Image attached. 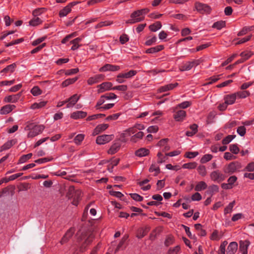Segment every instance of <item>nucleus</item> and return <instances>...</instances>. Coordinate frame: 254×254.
Masks as SVG:
<instances>
[{
  "label": "nucleus",
  "instance_id": "obj_1",
  "mask_svg": "<svg viewBox=\"0 0 254 254\" xmlns=\"http://www.w3.org/2000/svg\"><path fill=\"white\" fill-rule=\"evenodd\" d=\"M45 129V126L42 125H36L32 123H27L24 127V130L28 131L27 137L33 138L41 133Z\"/></svg>",
  "mask_w": 254,
  "mask_h": 254
},
{
  "label": "nucleus",
  "instance_id": "obj_2",
  "mask_svg": "<svg viewBox=\"0 0 254 254\" xmlns=\"http://www.w3.org/2000/svg\"><path fill=\"white\" fill-rule=\"evenodd\" d=\"M76 237L79 241H84V243L86 245L89 244L94 238V236L92 234H90L87 236L86 233L81 231L77 233Z\"/></svg>",
  "mask_w": 254,
  "mask_h": 254
},
{
  "label": "nucleus",
  "instance_id": "obj_3",
  "mask_svg": "<svg viewBox=\"0 0 254 254\" xmlns=\"http://www.w3.org/2000/svg\"><path fill=\"white\" fill-rule=\"evenodd\" d=\"M144 16H142L138 10L134 11L130 15V18L126 21V23L134 24L143 20Z\"/></svg>",
  "mask_w": 254,
  "mask_h": 254
},
{
  "label": "nucleus",
  "instance_id": "obj_4",
  "mask_svg": "<svg viewBox=\"0 0 254 254\" xmlns=\"http://www.w3.org/2000/svg\"><path fill=\"white\" fill-rule=\"evenodd\" d=\"M195 7L198 11L201 13L208 14L211 10V8L209 5L199 2L195 3Z\"/></svg>",
  "mask_w": 254,
  "mask_h": 254
},
{
  "label": "nucleus",
  "instance_id": "obj_5",
  "mask_svg": "<svg viewBox=\"0 0 254 254\" xmlns=\"http://www.w3.org/2000/svg\"><path fill=\"white\" fill-rule=\"evenodd\" d=\"M210 177L212 181L218 183L225 180L224 175L218 170L212 172L210 174Z\"/></svg>",
  "mask_w": 254,
  "mask_h": 254
},
{
  "label": "nucleus",
  "instance_id": "obj_6",
  "mask_svg": "<svg viewBox=\"0 0 254 254\" xmlns=\"http://www.w3.org/2000/svg\"><path fill=\"white\" fill-rule=\"evenodd\" d=\"M114 138L113 134H104L98 136L96 138V143L98 144H104L112 140Z\"/></svg>",
  "mask_w": 254,
  "mask_h": 254
},
{
  "label": "nucleus",
  "instance_id": "obj_7",
  "mask_svg": "<svg viewBox=\"0 0 254 254\" xmlns=\"http://www.w3.org/2000/svg\"><path fill=\"white\" fill-rule=\"evenodd\" d=\"M104 79V75L101 74H96L89 77L87 80V83L89 85H92L94 84L99 83V82L103 80Z\"/></svg>",
  "mask_w": 254,
  "mask_h": 254
},
{
  "label": "nucleus",
  "instance_id": "obj_8",
  "mask_svg": "<svg viewBox=\"0 0 254 254\" xmlns=\"http://www.w3.org/2000/svg\"><path fill=\"white\" fill-rule=\"evenodd\" d=\"M112 83L110 82H103L97 86L98 88L97 92L98 93H101L108 90H112Z\"/></svg>",
  "mask_w": 254,
  "mask_h": 254
},
{
  "label": "nucleus",
  "instance_id": "obj_9",
  "mask_svg": "<svg viewBox=\"0 0 254 254\" xmlns=\"http://www.w3.org/2000/svg\"><path fill=\"white\" fill-rule=\"evenodd\" d=\"M80 96V95H77V94H75L72 96H71L70 98L66 99V108H70L73 107L79 100Z\"/></svg>",
  "mask_w": 254,
  "mask_h": 254
},
{
  "label": "nucleus",
  "instance_id": "obj_10",
  "mask_svg": "<svg viewBox=\"0 0 254 254\" xmlns=\"http://www.w3.org/2000/svg\"><path fill=\"white\" fill-rule=\"evenodd\" d=\"M135 133L134 128H129L121 134V139L123 142H126L128 140V138L132 136V134Z\"/></svg>",
  "mask_w": 254,
  "mask_h": 254
},
{
  "label": "nucleus",
  "instance_id": "obj_11",
  "mask_svg": "<svg viewBox=\"0 0 254 254\" xmlns=\"http://www.w3.org/2000/svg\"><path fill=\"white\" fill-rule=\"evenodd\" d=\"M120 69V67L119 65L108 64L101 67L99 70L100 72H106L108 71H116L119 70Z\"/></svg>",
  "mask_w": 254,
  "mask_h": 254
},
{
  "label": "nucleus",
  "instance_id": "obj_12",
  "mask_svg": "<svg viewBox=\"0 0 254 254\" xmlns=\"http://www.w3.org/2000/svg\"><path fill=\"white\" fill-rule=\"evenodd\" d=\"M240 168V164L238 162H232L228 165L225 170L226 173H233Z\"/></svg>",
  "mask_w": 254,
  "mask_h": 254
},
{
  "label": "nucleus",
  "instance_id": "obj_13",
  "mask_svg": "<svg viewBox=\"0 0 254 254\" xmlns=\"http://www.w3.org/2000/svg\"><path fill=\"white\" fill-rule=\"evenodd\" d=\"M239 250L243 254H248V249L250 245L248 240L241 241L239 243Z\"/></svg>",
  "mask_w": 254,
  "mask_h": 254
},
{
  "label": "nucleus",
  "instance_id": "obj_14",
  "mask_svg": "<svg viewBox=\"0 0 254 254\" xmlns=\"http://www.w3.org/2000/svg\"><path fill=\"white\" fill-rule=\"evenodd\" d=\"M74 232L75 230L74 228H70L69 229L60 241L61 244L63 245L67 242L68 240L73 236Z\"/></svg>",
  "mask_w": 254,
  "mask_h": 254
},
{
  "label": "nucleus",
  "instance_id": "obj_15",
  "mask_svg": "<svg viewBox=\"0 0 254 254\" xmlns=\"http://www.w3.org/2000/svg\"><path fill=\"white\" fill-rule=\"evenodd\" d=\"M16 143L17 140L16 139L8 140L0 147V152L9 149Z\"/></svg>",
  "mask_w": 254,
  "mask_h": 254
},
{
  "label": "nucleus",
  "instance_id": "obj_16",
  "mask_svg": "<svg viewBox=\"0 0 254 254\" xmlns=\"http://www.w3.org/2000/svg\"><path fill=\"white\" fill-rule=\"evenodd\" d=\"M198 63L197 61L188 62L180 68L181 71H188L191 69L194 65H197Z\"/></svg>",
  "mask_w": 254,
  "mask_h": 254
},
{
  "label": "nucleus",
  "instance_id": "obj_17",
  "mask_svg": "<svg viewBox=\"0 0 254 254\" xmlns=\"http://www.w3.org/2000/svg\"><path fill=\"white\" fill-rule=\"evenodd\" d=\"M16 106L13 104H7L1 108L0 110V114L1 115H6L10 113Z\"/></svg>",
  "mask_w": 254,
  "mask_h": 254
},
{
  "label": "nucleus",
  "instance_id": "obj_18",
  "mask_svg": "<svg viewBox=\"0 0 254 254\" xmlns=\"http://www.w3.org/2000/svg\"><path fill=\"white\" fill-rule=\"evenodd\" d=\"M238 250V244L236 242H231L226 251V254H235Z\"/></svg>",
  "mask_w": 254,
  "mask_h": 254
},
{
  "label": "nucleus",
  "instance_id": "obj_19",
  "mask_svg": "<svg viewBox=\"0 0 254 254\" xmlns=\"http://www.w3.org/2000/svg\"><path fill=\"white\" fill-rule=\"evenodd\" d=\"M237 98L235 93L226 95L224 97V102L228 105H231L235 103Z\"/></svg>",
  "mask_w": 254,
  "mask_h": 254
},
{
  "label": "nucleus",
  "instance_id": "obj_20",
  "mask_svg": "<svg viewBox=\"0 0 254 254\" xmlns=\"http://www.w3.org/2000/svg\"><path fill=\"white\" fill-rule=\"evenodd\" d=\"M109 127L108 124H102L98 125L94 129L92 135L95 136L106 130Z\"/></svg>",
  "mask_w": 254,
  "mask_h": 254
},
{
  "label": "nucleus",
  "instance_id": "obj_21",
  "mask_svg": "<svg viewBox=\"0 0 254 254\" xmlns=\"http://www.w3.org/2000/svg\"><path fill=\"white\" fill-rule=\"evenodd\" d=\"M178 85V83H170L167 85L160 87L158 89V91L159 93L166 92L171 90H172Z\"/></svg>",
  "mask_w": 254,
  "mask_h": 254
},
{
  "label": "nucleus",
  "instance_id": "obj_22",
  "mask_svg": "<svg viewBox=\"0 0 254 254\" xmlns=\"http://www.w3.org/2000/svg\"><path fill=\"white\" fill-rule=\"evenodd\" d=\"M186 116V112L184 110H179L174 115V118L176 121L182 122Z\"/></svg>",
  "mask_w": 254,
  "mask_h": 254
},
{
  "label": "nucleus",
  "instance_id": "obj_23",
  "mask_svg": "<svg viewBox=\"0 0 254 254\" xmlns=\"http://www.w3.org/2000/svg\"><path fill=\"white\" fill-rule=\"evenodd\" d=\"M168 139H163L160 140L158 143V145L161 148L162 151L165 152L168 151L170 147L168 144Z\"/></svg>",
  "mask_w": 254,
  "mask_h": 254
},
{
  "label": "nucleus",
  "instance_id": "obj_24",
  "mask_svg": "<svg viewBox=\"0 0 254 254\" xmlns=\"http://www.w3.org/2000/svg\"><path fill=\"white\" fill-rule=\"evenodd\" d=\"M20 96L19 94L7 96L4 97L3 101L6 103H16L19 100Z\"/></svg>",
  "mask_w": 254,
  "mask_h": 254
},
{
  "label": "nucleus",
  "instance_id": "obj_25",
  "mask_svg": "<svg viewBox=\"0 0 254 254\" xmlns=\"http://www.w3.org/2000/svg\"><path fill=\"white\" fill-rule=\"evenodd\" d=\"M86 116V112L81 111H78L72 113L70 115V118L74 120H77L79 119L83 118L85 117Z\"/></svg>",
  "mask_w": 254,
  "mask_h": 254
},
{
  "label": "nucleus",
  "instance_id": "obj_26",
  "mask_svg": "<svg viewBox=\"0 0 254 254\" xmlns=\"http://www.w3.org/2000/svg\"><path fill=\"white\" fill-rule=\"evenodd\" d=\"M144 136V133L141 131H137L132 135L130 138V141L133 143H135L139 140L142 139Z\"/></svg>",
  "mask_w": 254,
  "mask_h": 254
},
{
  "label": "nucleus",
  "instance_id": "obj_27",
  "mask_svg": "<svg viewBox=\"0 0 254 254\" xmlns=\"http://www.w3.org/2000/svg\"><path fill=\"white\" fill-rule=\"evenodd\" d=\"M223 236V233L222 231L214 230L211 234L210 239L212 241H219Z\"/></svg>",
  "mask_w": 254,
  "mask_h": 254
},
{
  "label": "nucleus",
  "instance_id": "obj_28",
  "mask_svg": "<svg viewBox=\"0 0 254 254\" xmlns=\"http://www.w3.org/2000/svg\"><path fill=\"white\" fill-rule=\"evenodd\" d=\"M164 48L163 45H160L151 47L146 50V53L147 54H155L162 51Z\"/></svg>",
  "mask_w": 254,
  "mask_h": 254
},
{
  "label": "nucleus",
  "instance_id": "obj_29",
  "mask_svg": "<svg viewBox=\"0 0 254 254\" xmlns=\"http://www.w3.org/2000/svg\"><path fill=\"white\" fill-rule=\"evenodd\" d=\"M149 172L154 176H157L160 172L159 167L155 164H152L149 168Z\"/></svg>",
  "mask_w": 254,
  "mask_h": 254
},
{
  "label": "nucleus",
  "instance_id": "obj_30",
  "mask_svg": "<svg viewBox=\"0 0 254 254\" xmlns=\"http://www.w3.org/2000/svg\"><path fill=\"white\" fill-rule=\"evenodd\" d=\"M149 153V150L145 148H141L135 152L136 156L142 157L147 156Z\"/></svg>",
  "mask_w": 254,
  "mask_h": 254
},
{
  "label": "nucleus",
  "instance_id": "obj_31",
  "mask_svg": "<svg viewBox=\"0 0 254 254\" xmlns=\"http://www.w3.org/2000/svg\"><path fill=\"white\" fill-rule=\"evenodd\" d=\"M121 144L119 142H115L111 146L108 152L110 154H114L119 150Z\"/></svg>",
  "mask_w": 254,
  "mask_h": 254
},
{
  "label": "nucleus",
  "instance_id": "obj_32",
  "mask_svg": "<svg viewBox=\"0 0 254 254\" xmlns=\"http://www.w3.org/2000/svg\"><path fill=\"white\" fill-rule=\"evenodd\" d=\"M82 40V37H77L73 40L70 41V43L73 44L71 48V50L72 51H75L78 49L80 45L78 44L79 42L81 41Z\"/></svg>",
  "mask_w": 254,
  "mask_h": 254
},
{
  "label": "nucleus",
  "instance_id": "obj_33",
  "mask_svg": "<svg viewBox=\"0 0 254 254\" xmlns=\"http://www.w3.org/2000/svg\"><path fill=\"white\" fill-rule=\"evenodd\" d=\"M190 127L191 131H187L186 134L188 136H192L197 132L198 126L196 124H193Z\"/></svg>",
  "mask_w": 254,
  "mask_h": 254
},
{
  "label": "nucleus",
  "instance_id": "obj_34",
  "mask_svg": "<svg viewBox=\"0 0 254 254\" xmlns=\"http://www.w3.org/2000/svg\"><path fill=\"white\" fill-rule=\"evenodd\" d=\"M207 187L206 183L203 181L199 182L195 187V190L200 191L206 189Z\"/></svg>",
  "mask_w": 254,
  "mask_h": 254
},
{
  "label": "nucleus",
  "instance_id": "obj_35",
  "mask_svg": "<svg viewBox=\"0 0 254 254\" xmlns=\"http://www.w3.org/2000/svg\"><path fill=\"white\" fill-rule=\"evenodd\" d=\"M237 99L245 98L249 96L250 94V92L248 91H238L234 93Z\"/></svg>",
  "mask_w": 254,
  "mask_h": 254
},
{
  "label": "nucleus",
  "instance_id": "obj_36",
  "mask_svg": "<svg viewBox=\"0 0 254 254\" xmlns=\"http://www.w3.org/2000/svg\"><path fill=\"white\" fill-rule=\"evenodd\" d=\"M47 102L41 101L39 103H34L31 105L30 109L32 110L41 109L46 106Z\"/></svg>",
  "mask_w": 254,
  "mask_h": 254
},
{
  "label": "nucleus",
  "instance_id": "obj_37",
  "mask_svg": "<svg viewBox=\"0 0 254 254\" xmlns=\"http://www.w3.org/2000/svg\"><path fill=\"white\" fill-rule=\"evenodd\" d=\"M42 23V20L38 17H34L29 22V25L32 26H36Z\"/></svg>",
  "mask_w": 254,
  "mask_h": 254
},
{
  "label": "nucleus",
  "instance_id": "obj_38",
  "mask_svg": "<svg viewBox=\"0 0 254 254\" xmlns=\"http://www.w3.org/2000/svg\"><path fill=\"white\" fill-rule=\"evenodd\" d=\"M16 66V64H13L7 66L6 67L3 68L1 71V73H5L7 72L12 73L14 71L15 68Z\"/></svg>",
  "mask_w": 254,
  "mask_h": 254
},
{
  "label": "nucleus",
  "instance_id": "obj_39",
  "mask_svg": "<svg viewBox=\"0 0 254 254\" xmlns=\"http://www.w3.org/2000/svg\"><path fill=\"white\" fill-rule=\"evenodd\" d=\"M162 27L161 23L159 21H157L153 24L149 26V29L153 32H156L161 29Z\"/></svg>",
  "mask_w": 254,
  "mask_h": 254
},
{
  "label": "nucleus",
  "instance_id": "obj_40",
  "mask_svg": "<svg viewBox=\"0 0 254 254\" xmlns=\"http://www.w3.org/2000/svg\"><path fill=\"white\" fill-rule=\"evenodd\" d=\"M254 28V26H245L238 33V36H241L246 34L248 32L252 31Z\"/></svg>",
  "mask_w": 254,
  "mask_h": 254
},
{
  "label": "nucleus",
  "instance_id": "obj_41",
  "mask_svg": "<svg viewBox=\"0 0 254 254\" xmlns=\"http://www.w3.org/2000/svg\"><path fill=\"white\" fill-rule=\"evenodd\" d=\"M235 204V201H233L230 202L224 209V213L225 215L230 213L233 209V207Z\"/></svg>",
  "mask_w": 254,
  "mask_h": 254
},
{
  "label": "nucleus",
  "instance_id": "obj_42",
  "mask_svg": "<svg viewBox=\"0 0 254 254\" xmlns=\"http://www.w3.org/2000/svg\"><path fill=\"white\" fill-rule=\"evenodd\" d=\"M32 156V153H30L26 155H23L19 159L18 164H23L30 159Z\"/></svg>",
  "mask_w": 254,
  "mask_h": 254
},
{
  "label": "nucleus",
  "instance_id": "obj_43",
  "mask_svg": "<svg viewBox=\"0 0 254 254\" xmlns=\"http://www.w3.org/2000/svg\"><path fill=\"white\" fill-rule=\"evenodd\" d=\"M70 11L71 8L69 7L68 5H66L60 11L59 15L60 17H64L66 16Z\"/></svg>",
  "mask_w": 254,
  "mask_h": 254
},
{
  "label": "nucleus",
  "instance_id": "obj_44",
  "mask_svg": "<svg viewBox=\"0 0 254 254\" xmlns=\"http://www.w3.org/2000/svg\"><path fill=\"white\" fill-rule=\"evenodd\" d=\"M198 174L202 177H204L207 174L206 168L204 165H199L197 168Z\"/></svg>",
  "mask_w": 254,
  "mask_h": 254
},
{
  "label": "nucleus",
  "instance_id": "obj_45",
  "mask_svg": "<svg viewBox=\"0 0 254 254\" xmlns=\"http://www.w3.org/2000/svg\"><path fill=\"white\" fill-rule=\"evenodd\" d=\"M137 73L136 70H131L127 72L120 73L124 78H129Z\"/></svg>",
  "mask_w": 254,
  "mask_h": 254
},
{
  "label": "nucleus",
  "instance_id": "obj_46",
  "mask_svg": "<svg viewBox=\"0 0 254 254\" xmlns=\"http://www.w3.org/2000/svg\"><path fill=\"white\" fill-rule=\"evenodd\" d=\"M77 77H74L72 78H69L64 81L62 84L63 87H66L70 84H73L77 80Z\"/></svg>",
  "mask_w": 254,
  "mask_h": 254
},
{
  "label": "nucleus",
  "instance_id": "obj_47",
  "mask_svg": "<svg viewBox=\"0 0 254 254\" xmlns=\"http://www.w3.org/2000/svg\"><path fill=\"white\" fill-rule=\"evenodd\" d=\"M213 158V156L210 154L204 155L200 159V162L202 164H204L210 161Z\"/></svg>",
  "mask_w": 254,
  "mask_h": 254
},
{
  "label": "nucleus",
  "instance_id": "obj_48",
  "mask_svg": "<svg viewBox=\"0 0 254 254\" xmlns=\"http://www.w3.org/2000/svg\"><path fill=\"white\" fill-rule=\"evenodd\" d=\"M84 135L83 134H77L74 139V142L76 145H79L84 138Z\"/></svg>",
  "mask_w": 254,
  "mask_h": 254
},
{
  "label": "nucleus",
  "instance_id": "obj_49",
  "mask_svg": "<svg viewBox=\"0 0 254 254\" xmlns=\"http://www.w3.org/2000/svg\"><path fill=\"white\" fill-rule=\"evenodd\" d=\"M225 26V22L223 21H217L213 24L212 27L220 30Z\"/></svg>",
  "mask_w": 254,
  "mask_h": 254
},
{
  "label": "nucleus",
  "instance_id": "obj_50",
  "mask_svg": "<svg viewBox=\"0 0 254 254\" xmlns=\"http://www.w3.org/2000/svg\"><path fill=\"white\" fill-rule=\"evenodd\" d=\"M31 93L33 96H37L42 94V91L38 86H35L31 89Z\"/></svg>",
  "mask_w": 254,
  "mask_h": 254
},
{
  "label": "nucleus",
  "instance_id": "obj_51",
  "mask_svg": "<svg viewBox=\"0 0 254 254\" xmlns=\"http://www.w3.org/2000/svg\"><path fill=\"white\" fill-rule=\"evenodd\" d=\"M157 163L158 164H161L164 162H165L166 160L167 159V156L165 155V156H164L163 154L159 152L157 153Z\"/></svg>",
  "mask_w": 254,
  "mask_h": 254
},
{
  "label": "nucleus",
  "instance_id": "obj_52",
  "mask_svg": "<svg viewBox=\"0 0 254 254\" xmlns=\"http://www.w3.org/2000/svg\"><path fill=\"white\" fill-rule=\"evenodd\" d=\"M196 162L188 163L183 164L182 167L184 169H193L196 167Z\"/></svg>",
  "mask_w": 254,
  "mask_h": 254
},
{
  "label": "nucleus",
  "instance_id": "obj_53",
  "mask_svg": "<svg viewBox=\"0 0 254 254\" xmlns=\"http://www.w3.org/2000/svg\"><path fill=\"white\" fill-rule=\"evenodd\" d=\"M53 160V158L52 157H45L40 158L35 161V162L38 164H43L48 162L51 161Z\"/></svg>",
  "mask_w": 254,
  "mask_h": 254
},
{
  "label": "nucleus",
  "instance_id": "obj_54",
  "mask_svg": "<svg viewBox=\"0 0 254 254\" xmlns=\"http://www.w3.org/2000/svg\"><path fill=\"white\" fill-rule=\"evenodd\" d=\"M157 40V37L154 36L152 37L148 38V39L145 42V44L146 46H151L154 44H155Z\"/></svg>",
  "mask_w": 254,
  "mask_h": 254
},
{
  "label": "nucleus",
  "instance_id": "obj_55",
  "mask_svg": "<svg viewBox=\"0 0 254 254\" xmlns=\"http://www.w3.org/2000/svg\"><path fill=\"white\" fill-rule=\"evenodd\" d=\"M249 57L246 58L245 59H240L236 61L234 64H231L226 67V69L229 70L233 69L236 65L244 63L245 61L248 60Z\"/></svg>",
  "mask_w": 254,
  "mask_h": 254
},
{
  "label": "nucleus",
  "instance_id": "obj_56",
  "mask_svg": "<svg viewBox=\"0 0 254 254\" xmlns=\"http://www.w3.org/2000/svg\"><path fill=\"white\" fill-rule=\"evenodd\" d=\"M219 191V187L216 185H213L208 188V192L211 195Z\"/></svg>",
  "mask_w": 254,
  "mask_h": 254
},
{
  "label": "nucleus",
  "instance_id": "obj_57",
  "mask_svg": "<svg viewBox=\"0 0 254 254\" xmlns=\"http://www.w3.org/2000/svg\"><path fill=\"white\" fill-rule=\"evenodd\" d=\"M113 24L112 21H102L100 23H99L98 24H97L95 26L96 28L102 27L104 26H108L112 25Z\"/></svg>",
  "mask_w": 254,
  "mask_h": 254
},
{
  "label": "nucleus",
  "instance_id": "obj_58",
  "mask_svg": "<svg viewBox=\"0 0 254 254\" xmlns=\"http://www.w3.org/2000/svg\"><path fill=\"white\" fill-rule=\"evenodd\" d=\"M45 11V8H39L33 10L32 14L34 17H37Z\"/></svg>",
  "mask_w": 254,
  "mask_h": 254
},
{
  "label": "nucleus",
  "instance_id": "obj_59",
  "mask_svg": "<svg viewBox=\"0 0 254 254\" xmlns=\"http://www.w3.org/2000/svg\"><path fill=\"white\" fill-rule=\"evenodd\" d=\"M229 149L230 151L235 154H237L240 151L237 144H231L229 146Z\"/></svg>",
  "mask_w": 254,
  "mask_h": 254
},
{
  "label": "nucleus",
  "instance_id": "obj_60",
  "mask_svg": "<svg viewBox=\"0 0 254 254\" xmlns=\"http://www.w3.org/2000/svg\"><path fill=\"white\" fill-rule=\"evenodd\" d=\"M171 17L179 20H186L187 18V16L181 13L172 14L171 15Z\"/></svg>",
  "mask_w": 254,
  "mask_h": 254
},
{
  "label": "nucleus",
  "instance_id": "obj_61",
  "mask_svg": "<svg viewBox=\"0 0 254 254\" xmlns=\"http://www.w3.org/2000/svg\"><path fill=\"white\" fill-rule=\"evenodd\" d=\"M235 137V135H229L224 138L222 140V143L223 144H227L229 143Z\"/></svg>",
  "mask_w": 254,
  "mask_h": 254
},
{
  "label": "nucleus",
  "instance_id": "obj_62",
  "mask_svg": "<svg viewBox=\"0 0 254 254\" xmlns=\"http://www.w3.org/2000/svg\"><path fill=\"white\" fill-rule=\"evenodd\" d=\"M199 154L198 152L197 151L194 152H186L185 156L186 158L191 159L195 157Z\"/></svg>",
  "mask_w": 254,
  "mask_h": 254
},
{
  "label": "nucleus",
  "instance_id": "obj_63",
  "mask_svg": "<svg viewBox=\"0 0 254 254\" xmlns=\"http://www.w3.org/2000/svg\"><path fill=\"white\" fill-rule=\"evenodd\" d=\"M46 38L47 37L46 36H43L37 39L32 42V45L33 46L38 45V44L43 42L46 39Z\"/></svg>",
  "mask_w": 254,
  "mask_h": 254
},
{
  "label": "nucleus",
  "instance_id": "obj_64",
  "mask_svg": "<svg viewBox=\"0 0 254 254\" xmlns=\"http://www.w3.org/2000/svg\"><path fill=\"white\" fill-rule=\"evenodd\" d=\"M237 133L241 136H243L246 134V129L244 126L239 127L237 130Z\"/></svg>",
  "mask_w": 254,
  "mask_h": 254
}]
</instances>
